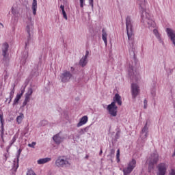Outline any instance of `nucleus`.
<instances>
[{"instance_id":"29","label":"nucleus","mask_w":175,"mask_h":175,"mask_svg":"<svg viewBox=\"0 0 175 175\" xmlns=\"http://www.w3.org/2000/svg\"><path fill=\"white\" fill-rule=\"evenodd\" d=\"M33 92V90L32 89V88H29L27 92L25 94V95H27V96H31Z\"/></svg>"},{"instance_id":"36","label":"nucleus","mask_w":175,"mask_h":175,"mask_svg":"<svg viewBox=\"0 0 175 175\" xmlns=\"http://www.w3.org/2000/svg\"><path fill=\"white\" fill-rule=\"evenodd\" d=\"M62 15L65 20H68V16L66 15V12L65 11H62Z\"/></svg>"},{"instance_id":"19","label":"nucleus","mask_w":175,"mask_h":175,"mask_svg":"<svg viewBox=\"0 0 175 175\" xmlns=\"http://www.w3.org/2000/svg\"><path fill=\"white\" fill-rule=\"evenodd\" d=\"M23 94H24V91H22L21 93L16 94L13 101V104H12L13 106H16V105H18V102L21 99V97L23 96Z\"/></svg>"},{"instance_id":"1","label":"nucleus","mask_w":175,"mask_h":175,"mask_svg":"<svg viewBox=\"0 0 175 175\" xmlns=\"http://www.w3.org/2000/svg\"><path fill=\"white\" fill-rule=\"evenodd\" d=\"M138 5L141 9V23L146 25L148 28H155L157 23L154 21L152 14L150 13V10H147V2L146 0H137Z\"/></svg>"},{"instance_id":"51","label":"nucleus","mask_w":175,"mask_h":175,"mask_svg":"<svg viewBox=\"0 0 175 175\" xmlns=\"http://www.w3.org/2000/svg\"><path fill=\"white\" fill-rule=\"evenodd\" d=\"M85 158H88V156L87 155V156L85 157Z\"/></svg>"},{"instance_id":"41","label":"nucleus","mask_w":175,"mask_h":175,"mask_svg":"<svg viewBox=\"0 0 175 175\" xmlns=\"http://www.w3.org/2000/svg\"><path fill=\"white\" fill-rule=\"evenodd\" d=\"M1 135H3V132H5V129L3 127V124H1Z\"/></svg>"},{"instance_id":"6","label":"nucleus","mask_w":175,"mask_h":175,"mask_svg":"<svg viewBox=\"0 0 175 175\" xmlns=\"http://www.w3.org/2000/svg\"><path fill=\"white\" fill-rule=\"evenodd\" d=\"M158 161H159V155H158V153H157V152H154L151 154L150 159L149 161V165H148L149 172H151L152 169H154L155 165L158 163Z\"/></svg>"},{"instance_id":"28","label":"nucleus","mask_w":175,"mask_h":175,"mask_svg":"<svg viewBox=\"0 0 175 175\" xmlns=\"http://www.w3.org/2000/svg\"><path fill=\"white\" fill-rule=\"evenodd\" d=\"M23 151V150L19 149L17 152H16V158H17V163H16V169L18 168V161L20 159V155L21 154V152Z\"/></svg>"},{"instance_id":"25","label":"nucleus","mask_w":175,"mask_h":175,"mask_svg":"<svg viewBox=\"0 0 175 175\" xmlns=\"http://www.w3.org/2000/svg\"><path fill=\"white\" fill-rule=\"evenodd\" d=\"M102 39L105 46H107V31H106V29H103L102 30Z\"/></svg>"},{"instance_id":"43","label":"nucleus","mask_w":175,"mask_h":175,"mask_svg":"<svg viewBox=\"0 0 175 175\" xmlns=\"http://www.w3.org/2000/svg\"><path fill=\"white\" fill-rule=\"evenodd\" d=\"M169 175H175L174 169H171L170 172H169Z\"/></svg>"},{"instance_id":"3","label":"nucleus","mask_w":175,"mask_h":175,"mask_svg":"<svg viewBox=\"0 0 175 175\" xmlns=\"http://www.w3.org/2000/svg\"><path fill=\"white\" fill-rule=\"evenodd\" d=\"M132 18L128 16L126 18V27L127 36L129 41L133 40V26Z\"/></svg>"},{"instance_id":"20","label":"nucleus","mask_w":175,"mask_h":175,"mask_svg":"<svg viewBox=\"0 0 175 175\" xmlns=\"http://www.w3.org/2000/svg\"><path fill=\"white\" fill-rule=\"evenodd\" d=\"M113 102H114V105H116V103H118V105L119 106H121V105H122V100H121V96H120V94H116L115 96L113 97Z\"/></svg>"},{"instance_id":"17","label":"nucleus","mask_w":175,"mask_h":175,"mask_svg":"<svg viewBox=\"0 0 175 175\" xmlns=\"http://www.w3.org/2000/svg\"><path fill=\"white\" fill-rule=\"evenodd\" d=\"M53 140L55 144H61V143L64 142V137L61 136V134L58 133L53 137Z\"/></svg>"},{"instance_id":"31","label":"nucleus","mask_w":175,"mask_h":175,"mask_svg":"<svg viewBox=\"0 0 175 175\" xmlns=\"http://www.w3.org/2000/svg\"><path fill=\"white\" fill-rule=\"evenodd\" d=\"M23 58L25 61V59H27V58H28V51L23 52Z\"/></svg>"},{"instance_id":"26","label":"nucleus","mask_w":175,"mask_h":175,"mask_svg":"<svg viewBox=\"0 0 175 175\" xmlns=\"http://www.w3.org/2000/svg\"><path fill=\"white\" fill-rule=\"evenodd\" d=\"M16 88V85L12 84L11 91L10 92L8 103H10V102H12V100L13 99V97L14 96V91H15L14 88Z\"/></svg>"},{"instance_id":"35","label":"nucleus","mask_w":175,"mask_h":175,"mask_svg":"<svg viewBox=\"0 0 175 175\" xmlns=\"http://www.w3.org/2000/svg\"><path fill=\"white\" fill-rule=\"evenodd\" d=\"M25 100H27V102H29V100H31V96L25 94Z\"/></svg>"},{"instance_id":"24","label":"nucleus","mask_w":175,"mask_h":175,"mask_svg":"<svg viewBox=\"0 0 175 175\" xmlns=\"http://www.w3.org/2000/svg\"><path fill=\"white\" fill-rule=\"evenodd\" d=\"M129 51L131 55L135 56V52L136 51V46L133 44V42H132L131 44H129Z\"/></svg>"},{"instance_id":"9","label":"nucleus","mask_w":175,"mask_h":175,"mask_svg":"<svg viewBox=\"0 0 175 175\" xmlns=\"http://www.w3.org/2000/svg\"><path fill=\"white\" fill-rule=\"evenodd\" d=\"M169 165L167 163H160L157 165V175H166Z\"/></svg>"},{"instance_id":"23","label":"nucleus","mask_w":175,"mask_h":175,"mask_svg":"<svg viewBox=\"0 0 175 175\" xmlns=\"http://www.w3.org/2000/svg\"><path fill=\"white\" fill-rule=\"evenodd\" d=\"M153 33L156 38L158 40L159 43H163V40H162V38L161 37V33H159V31L157 29H153Z\"/></svg>"},{"instance_id":"44","label":"nucleus","mask_w":175,"mask_h":175,"mask_svg":"<svg viewBox=\"0 0 175 175\" xmlns=\"http://www.w3.org/2000/svg\"><path fill=\"white\" fill-rule=\"evenodd\" d=\"M144 109H147V100H144Z\"/></svg>"},{"instance_id":"49","label":"nucleus","mask_w":175,"mask_h":175,"mask_svg":"<svg viewBox=\"0 0 175 175\" xmlns=\"http://www.w3.org/2000/svg\"><path fill=\"white\" fill-rule=\"evenodd\" d=\"M8 103H9V98H6V102H8Z\"/></svg>"},{"instance_id":"21","label":"nucleus","mask_w":175,"mask_h":175,"mask_svg":"<svg viewBox=\"0 0 175 175\" xmlns=\"http://www.w3.org/2000/svg\"><path fill=\"white\" fill-rule=\"evenodd\" d=\"M51 157H46V158H42L40 159L37 161L38 165H44V163H48V162H51Z\"/></svg>"},{"instance_id":"15","label":"nucleus","mask_w":175,"mask_h":175,"mask_svg":"<svg viewBox=\"0 0 175 175\" xmlns=\"http://www.w3.org/2000/svg\"><path fill=\"white\" fill-rule=\"evenodd\" d=\"M129 75L133 79V80H136V81H137V80L140 77V75H139V73H137V72H136V70H135L133 67H129Z\"/></svg>"},{"instance_id":"34","label":"nucleus","mask_w":175,"mask_h":175,"mask_svg":"<svg viewBox=\"0 0 175 175\" xmlns=\"http://www.w3.org/2000/svg\"><path fill=\"white\" fill-rule=\"evenodd\" d=\"M89 5L91 6L92 9H94V0H89Z\"/></svg>"},{"instance_id":"38","label":"nucleus","mask_w":175,"mask_h":175,"mask_svg":"<svg viewBox=\"0 0 175 175\" xmlns=\"http://www.w3.org/2000/svg\"><path fill=\"white\" fill-rule=\"evenodd\" d=\"M29 147H31V148H33L35 146H36V142H32L31 144H28Z\"/></svg>"},{"instance_id":"32","label":"nucleus","mask_w":175,"mask_h":175,"mask_svg":"<svg viewBox=\"0 0 175 175\" xmlns=\"http://www.w3.org/2000/svg\"><path fill=\"white\" fill-rule=\"evenodd\" d=\"M120 133H121V131L120 130H118L117 132H116V134L115 135V139H120Z\"/></svg>"},{"instance_id":"37","label":"nucleus","mask_w":175,"mask_h":175,"mask_svg":"<svg viewBox=\"0 0 175 175\" xmlns=\"http://www.w3.org/2000/svg\"><path fill=\"white\" fill-rule=\"evenodd\" d=\"M85 0H79L81 8H84V2Z\"/></svg>"},{"instance_id":"10","label":"nucleus","mask_w":175,"mask_h":175,"mask_svg":"<svg viewBox=\"0 0 175 175\" xmlns=\"http://www.w3.org/2000/svg\"><path fill=\"white\" fill-rule=\"evenodd\" d=\"M118 107L112 102L111 104L107 105V110L111 117H117V110Z\"/></svg>"},{"instance_id":"45","label":"nucleus","mask_w":175,"mask_h":175,"mask_svg":"<svg viewBox=\"0 0 175 175\" xmlns=\"http://www.w3.org/2000/svg\"><path fill=\"white\" fill-rule=\"evenodd\" d=\"M25 133H24V135H27V133H28V131H29V129L28 127H25Z\"/></svg>"},{"instance_id":"39","label":"nucleus","mask_w":175,"mask_h":175,"mask_svg":"<svg viewBox=\"0 0 175 175\" xmlns=\"http://www.w3.org/2000/svg\"><path fill=\"white\" fill-rule=\"evenodd\" d=\"M27 175H36L35 172L32 170L28 171Z\"/></svg>"},{"instance_id":"22","label":"nucleus","mask_w":175,"mask_h":175,"mask_svg":"<svg viewBox=\"0 0 175 175\" xmlns=\"http://www.w3.org/2000/svg\"><path fill=\"white\" fill-rule=\"evenodd\" d=\"M31 10L33 11V16H36V11L38 10V1L33 0L31 5Z\"/></svg>"},{"instance_id":"47","label":"nucleus","mask_w":175,"mask_h":175,"mask_svg":"<svg viewBox=\"0 0 175 175\" xmlns=\"http://www.w3.org/2000/svg\"><path fill=\"white\" fill-rule=\"evenodd\" d=\"M103 151H102V150H100V155H102V154H103Z\"/></svg>"},{"instance_id":"11","label":"nucleus","mask_w":175,"mask_h":175,"mask_svg":"<svg viewBox=\"0 0 175 175\" xmlns=\"http://www.w3.org/2000/svg\"><path fill=\"white\" fill-rule=\"evenodd\" d=\"M140 94V87L137 83H131V95L133 99H136V96Z\"/></svg>"},{"instance_id":"42","label":"nucleus","mask_w":175,"mask_h":175,"mask_svg":"<svg viewBox=\"0 0 175 175\" xmlns=\"http://www.w3.org/2000/svg\"><path fill=\"white\" fill-rule=\"evenodd\" d=\"M29 101H27V100H24L23 103V107H25V106H27V103H28Z\"/></svg>"},{"instance_id":"30","label":"nucleus","mask_w":175,"mask_h":175,"mask_svg":"<svg viewBox=\"0 0 175 175\" xmlns=\"http://www.w3.org/2000/svg\"><path fill=\"white\" fill-rule=\"evenodd\" d=\"M16 140H17V137H16V135H14L13 137V138L12 139V140L10 142V146H13V144H14V143H16Z\"/></svg>"},{"instance_id":"5","label":"nucleus","mask_w":175,"mask_h":175,"mask_svg":"<svg viewBox=\"0 0 175 175\" xmlns=\"http://www.w3.org/2000/svg\"><path fill=\"white\" fill-rule=\"evenodd\" d=\"M11 13L12 14L11 18L12 24H17L18 23L19 14H20V8L17 5H14L11 8Z\"/></svg>"},{"instance_id":"27","label":"nucleus","mask_w":175,"mask_h":175,"mask_svg":"<svg viewBox=\"0 0 175 175\" xmlns=\"http://www.w3.org/2000/svg\"><path fill=\"white\" fill-rule=\"evenodd\" d=\"M23 120H24V114L21 113L19 116L16 117V122L18 125L23 122Z\"/></svg>"},{"instance_id":"16","label":"nucleus","mask_w":175,"mask_h":175,"mask_svg":"<svg viewBox=\"0 0 175 175\" xmlns=\"http://www.w3.org/2000/svg\"><path fill=\"white\" fill-rule=\"evenodd\" d=\"M89 130L90 126H87L83 129L78 130V134H75V136H73V139H80V136H82V135H85V133H87V132H88Z\"/></svg>"},{"instance_id":"14","label":"nucleus","mask_w":175,"mask_h":175,"mask_svg":"<svg viewBox=\"0 0 175 175\" xmlns=\"http://www.w3.org/2000/svg\"><path fill=\"white\" fill-rule=\"evenodd\" d=\"M89 55H90V51H86L85 55H83L79 61L80 66H82V68H84V66H85L87 64H88Z\"/></svg>"},{"instance_id":"12","label":"nucleus","mask_w":175,"mask_h":175,"mask_svg":"<svg viewBox=\"0 0 175 175\" xmlns=\"http://www.w3.org/2000/svg\"><path fill=\"white\" fill-rule=\"evenodd\" d=\"M60 79L62 83H68L72 79V74L70 72L66 70L61 74Z\"/></svg>"},{"instance_id":"4","label":"nucleus","mask_w":175,"mask_h":175,"mask_svg":"<svg viewBox=\"0 0 175 175\" xmlns=\"http://www.w3.org/2000/svg\"><path fill=\"white\" fill-rule=\"evenodd\" d=\"M55 165L57 167H69L70 162L66 157L59 156L55 160Z\"/></svg>"},{"instance_id":"13","label":"nucleus","mask_w":175,"mask_h":175,"mask_svg":"<svg viewBox=\"0 0 175 175\" xmlns=\"http://www.w3.org/2000/svg\"><path fill=\"white\" fill-rule=\"evenodd\" d=\"M148 136V128L147 127V123L142 128V131L140 133V139L142 142H146L147 140V137Z\"/></svg>"},{"instance_id":"7","label":"nucleus","mask_w":175,"mask_h":175,"mask_svg":"<svg viewBox=\"0 0 175 175\" xmlns=\"http://www.w3.org/2000/svg\"><path fill=\"white\" fill-rule=\"evenodd\" d=\"M136 167V160L133 159L127 164V167L123 169V175H129L133 172V169Z\"/></svg>"},{"instance_id":"48","label":"nucleus","mask_w":175,"mask_h":175,"mask_svg":"<svg viewBox=\"0 0 175 175\" xmlns=\"http://www.w3.org/2000/svg\"><path fill=\"white\" fill-rule=\"evenodd\" d=\"M111 153L114 154V150H111Z\"/></svg>"},{"instance_id":"2","label":"nucleus","mask_w":175,"mask_h":175,"mask_svg":"<svg viewBox=\"0 0 175 175\" xmlns=\"http://www.w3.org/2000/svg\"><path fill=\"white\" fill-rule=\"evenodd\" d=\"M26 31L27 33V39L25 42V47H28L29 43L32 42V38L33 37V22L31 20L27 23Z\"/></svg>"},{"instance_id":"52","label":"nucleus","mask_w":175,"mask_h":175,"mask_svg":"<svg viewBox=\"0 0 175 175\" xmlns=\"http://www.w3.org/2000/svg\"><path fill=\"white\" fill-rule=\"evenodd\" d=\"M42 122H46V121H42Z\"/></svg>"},{"instance_id":"40","label":"nucleus","mask_w":175,"mask_h":175,"mask_svg":"<svg viewBox=\"0 0 175 175\" xmlns=\"http://www.w3.org/2000/svg\"><path fill=\"white\" fill-rule=\"evenodd\" d=\"M0 122H1V124H3L4 122L3 114H0Z\"/></svg>"},{"instance_id":"33","label":"nucleus","mask_w":175,"mask_h":175,"mask_svg":"<svg viewBox=\"0 0 175 175\" xmlns=\"http://www.w3.org/2000/svg\"><path fill=\"white\" fill-rule=\"evenodd\" d=\"M116 159H117V161H118V162H120V149H118V150H117Z\"/></svg>"},{"instance_id":"46","label":"nucleus","mask_w":175,"mask_h":175,"mask_svg":"<svg viewBox=\"0 0 175 175\" xmlns=\"http://www.w3.org/2000/svg\"><path fill=\"white\" fill-rule=\"evenodd\" d=\"M60 9L62 10V12L65 11V7L64 6V5H60Z\"/></svg>"},{"instance_id":"50","label":"nucleus","mask_w":175,"mask_h":175,"mask_svg":"<svg viewBox=\"0 0 175 175\" xmlns=\"http://www.w3.org/2000/svg\"><path fill=\"white\" fill-rule=\"evenodd\" d=\"M1 25H2V27H3V25L2 23H1Z\"/></svg>"},{"instance_id":"18","label":"nucleus","mask_w":175,"mask_h":175,"mask_svg":"<svg viewBox=\"0 0 175 175\" xmlns=\"http://www.w3.org/2000/svg\"><path fill=\"white\" fill-rule=\"evenodd\" d=\"M87 122H88V117L87 116H85L80 119V121L77 124V128H80V126H83V125H85Z\"/></svg>"},{"instance_id":"8","label":"nucleus","mask_w":175,"mask_h":175,"mask_svg":"<svg viewBox=\"0 0 175 175\" xmlns=\"http://www.w3.org/2000/svg\"><path fill=\"white\" fill-rule=\"evenodd\" d=\"M8 50H9V44L8 43H4L3 44L2 46V51H3V62L5 65H8L10 61V59L9 58V53H8Z\"/></svg>"}]
</instances>
